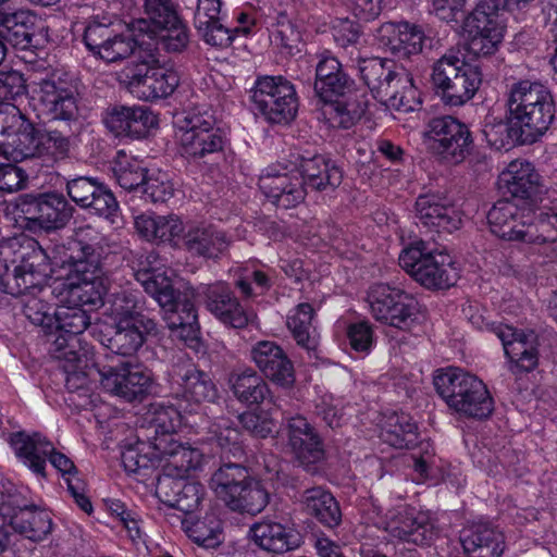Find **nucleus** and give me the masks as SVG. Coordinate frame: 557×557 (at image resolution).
I'll list each match as a JSON object with an SVG mask.
<instances>
[{
	"mask_svg": "<svg viewBox=\"0 0 557 557\" xmlns=\"http://www.w3.org/2000/svg\"><path fill=\"white\" fill-rule=\"evenodd\" d=\"M54 259L57 264L69 268L66 277L53 287L58 304L82 309L102 304L104 286L99 275V256L90 245L71 240Z\"/></svg>",
	"mask_w": 557,
	"mask_h": 557,
	"instance_id": "nucleus-1",
	"label": "nucleus"
},
{
	"mask_svg": "<svg viewBox=\"0 0 557 557\" xmlns=\"http://www.w3.org/2000/svg\"><path fill=\"white\" fill-rule=\"evenodd\" d=\"M342 178L343 173L338 166L321 156H314L302 159L298 170L287 173L269 170L260 176L259 188L275 206L288 209L304 201L305 184L314 189H324L338 186Z\"/></svg>",
	"mask_w": 557,
	"mask_h": 557,
	"instance_id": "nucleus-2",
	"label": "nucleus"
},
{
	"mask_svg": "<svg viewBox=\"0 0 557 557\" xmlns=\"http://www.w3.org/2000/svg\"><path fill=\"white\" fill-rule=\"evenodd\" d=\"M138 281L164 311V320L172 336L191 345L198 339L197 313L194 306L195 290L186 286L180 290L165 272L149 268L140 273Z\"/></svg>",
	"mask_w": 557,
	"mask_h": 557,
	"instance_id": "nucleus-3",
	"label": "nucleus"
},
{
	"mask_svg": "<svg viewBox=\"0 0 557 557\" xmlns=\"http://www.w3.org/2000/svg\"><path fill=\"white\" fill-rule=\"evenodd\" d=\"M510 129L521 144L537 141L549 128L555 117V101L543 84L520 81L510 88Z\"/></svg>",
	"mask_w": 557,
	"mask_h": 557,
	"instance_id": "nucleus-4",
	"label": "nucleus"
},
{
	"mask_svg": "<svg viewBox=\"0 0 557 557\" xmlns=\"http://www.w3.org/2000/svg\"><path fill=\"white\" fill-rule=\"evenodd\" d=\"M354 82L344 72L341 62L329 52L319 55L315 65L314 91L323 101V117L332 127L348 128L364 113L366 107L357 100L338 99L352 89Z\"/></svg>",
	"mask_w": 557,
	"mask_h": 557,
	"instance_id": "nucleus-5",
	"label": "nucleus"
},
{
	"mask_svg": "<svg viewBox=\"0 0 557 557\" xmlns=\"http://www.w3.org/2000/svg\"><path fill=\"white\" fill-rule=\"evenodd\" d=\"M33 243L27 251L20 253L21 261H12V283L15 293L21 295L23 312L35 325L41 326L46 332L52 329L53 314L47 298L53 293L46 286L48 276L46 269H41L45 261V253L41 248L35 247Z\"/></svg>",
	"mask_w": 557,
	"mask_h": 557,
	"instance_id": "nucleus-6",
	"label": "nucleus"
},
{
	"mask_svg": "<svg viewBox=\"0 0 557 557\" xmlns=\"http://www.w3.org/2000/svg\"><path fill=\"white\" fill-rule=\"evenodd\" d=\"M106 313L112 329L106 346L114 354L133 356L148 335L157 333L156 322L137 311V298L132 293L116 294Z\"/></svg>",
	"mask_w": 557,
	"mask_h": 557,
	"instance_id": "nucleus-7",
	"label": "nucleus"
},
{
	"mask_svg": "<svg viewBox=\"0 0 557 557\" xmlns=\"http://www.w3.org/2000/svg\"><path fill=\"white\" fill-rule=\"evenodd\" d=\"M359 72L373 97L387 101L392 108L409 112L420 103L412 75L394 61L366 59L359 63Z\"/></svg>",
	"mask_w": 557,
	"mask_h": 557,
	"instance_id": "nucleus-8",
	"label": "nucleus"
},
{
	"mask_svg": "<svg viewBox=\"0 0 557 557\" xmlns=\"http://www.w3.org/2000/svg\"><path fill=\"white\" fill-rule=\"evenodd\" d=\"M132 29L172 52L182 51L189 41L188 28L170 0H145L144 17L133 21Z\"/></svg>",
	"mask_w": 557,
	"mask_h": 557,
	"instance_id": "nucleus-9",
	"label": "nucleus"
},
{
	"mask_svg": "<svg viewBox=\"0 0 557 557\" xmlns=\"http://www.w3.org/2000/svg\"><path fill=\"white\" fill-rule=\"evenodd\" d=\"M175 140L182 157L198 161L221 151L225 139L214 117L207 112L188 111L175 121Z\"/></svg>",
	"mask_w": 557,
	"mask_h": 557,
	"instance_id": "nucleus-10",
	"label": "nucleus"
},
{
	"mask_svg": "<svg viewBox=\"0 0 557 557\" xmlns=\"http://www.w3.org/2000/svg\"><path fill=\"white\" fill-rule=\"evenodd\" d=\"M372 317L380 323L408 331L419 323L422 313L418 300L405 290L376 284L368 293Z\"/></svg>",
	"mask_w": 557,
	"mask_h": 557,
	"instance_id": "nucleus-11",
	"label": "nucleus"
},
{
	"mask_svg": "<svg viewBox=\"0 0 557 557\" xmlns=\"http://www.w3.org/2000/svg\"><path fill=\"white\" fill-rule=\"evenodd\" d=\"M89 323L90 319L84 309L58 304L53 311L52 329L47 332L51 342L49 348L51 356L64 358L70 354L87 364L86 357L91 348L87 344H83L81 334Z\"/></svg>",
	"mask_w": 557,
	"mask_h": 557,
	"instance_id": "nucleus-12",
	"label": "nucleus"
},
{
	"mask_svg": "<svg viewBox=\"0 0 557 557\" xmlns=\"http://www.w3.org/2000/svg\"><path fill=\"white\" fill-rule=\"evenodd\" d=\"M491 232L507 240H518L535 246L543 245L537 212L519 208L511 200L497 201L487 213Z\"/></svg>",
	"mask_w": 557,
	"mask_h": 557,
	"instance_id": "nucleus-13",
	"label": "nucleus"
},
{
	"mask_svg": "<svg viewBox=\"0 0 557 557\" xmlns=\"http://www.w3.org/2000/svg\"><path fill=\"white\" fill-rule=\"evenodd\" d=\"M251 100L255 110L270 123H287L296 116L298 110L294 85L280 75L259 77Z\"/></svg>",
	"mask_w": 557,
	"mask_h": 557,
	"instance_id": "nucleus-14",
	"label": "nucleus"
},
{
	"mask_svg": "<svg viewBox=\"0 0 557 557\" xmlns=\"http://www.w3.org/2000/svg\"><path fill=\"white\" fill-rule=\"evenodd\" d=\"M451 264V258L446 250L429 247L423 242H414L399 255V265L417 282L428 288L447 286L448 273L446 267Z\"/></svg>",
	"mask_w": 557,
	"mask_h": 557,
	"instance_id": "nucleus-15",
	"label": "nucleus"
},
{
	"mask_svg": "<svg viewBox=\"0 0 557 557\" xmlns=\"http://www.w3.org/2000/svg\"><path fill=\"white\" fill-rule=\"evenodd\" d=\"M87 49L97 58L108 62L124 60L136 52H140L144 45L150 46L145 39L133 32L132 23L123 33H114L109 26L100 23H90L84 34Z\"/></svg>",
	"mask_w": 557,
	"mask_h": 557,
	"instance_id": "nucleus-16",
	"label": "nucleus"
},
{
	"mask_svg": "<svg viewBox=\"0 0 557 557\" xmlns=\"http://www.w3.org/2000/svg\"><path fill=\"white\" fill-rule=\"evenodd\" d=\"M13 505L14 499L0 504V555L8 548L12 531L35 542L44 540L51 531L49 512Z\"/></svg>",
	"mask_w": 557,
	"mask_h": 557,
	"instance_id": "nucleus-17",
	"label": "nucleus"
},
{
	"mask_svg": "<svg viewBox=\"0 0 557 557\" xmlns=\"http://www.w3.org/2000/svg\"><path fill=\"white\" fill-rule=\"evenodd\" d=\"M98 376L103 391L127 401L143 399L153 383L152 374L147 368L129 361L101 366Z\"/></svg>",
	"mask_w": 557,
	"mask_h": 557,
	"instance_id": "nucleus-18",
	"label": "nucleus"
},
{
	"mask_svg": "<svg viewBox=\"0 0 557 557\" xmlns=\"http://www.w3.org/2000/svg\"><path fill=\"white\" fill-rule=\"evenodd\" d=\"M15 213L28 227L47 231L62 227L70 218L66 200L57 194L22 195L15 200Z\"/></svg>",
	"mask_w": 557,
	"mask_h": 557,
	"instance_id": "nucleus-19",
	"label": "nucleus"
},
{
	"mask_svg": "<svg viewBox=\"0 0 557 557\" xmlns=\"http://www.w3.org/2000/svg\"><path fill=\"white\" fill-rule=\"evenodd\" d=\"M128 78L131 92L145 101L172 95L180 83V76L173 67L152 59L136 64Z\"/></svg>",
	"mask_w": 557,
	"mask_h": 557,
	"instance_id": "nucleus-20",
	"label": "nucleus"
},
{
	"mask_svg": "<svg viewBox=\"0 0 557 557\" xmlns=\"http://www.w3.org/2000/svg\"><path fill=\"white\" fill-rule=\"evenodd\" d=\"M55 359L61 362L65 374V386L70 393L69 400L78 409L96 410L95 418L99 420L102 416L100 412L102 407L99 406V396L91 392L89 377L98 374L100 367L96 366L92 351L88 350L87 364L70 354L64 358Z\"/></svg>",
	"mask_w": 557,
	"mask_h": 557,
	"instance_id": "nucleus-21",
	"label": "nucleus"
},
{
	"mask_svg": "<svg viewBox=\"0 0 557 557\" xmlns=\"http://www.w3.org/2000/svg\"><path fill=\"white\" fill-rule=\"evenodd\" d=\"M171 385L175 395L190 406V412L200 404L218 398V388L210 375L189 361L173 366Z\"/></svg>",
	"mask_w": 557,
	"mask_h": 557,
	"instance_id": "nucleus-22",
	"label": "nucleus"
},
{
	"mask_svg": "<svg viewBox=\"0 0 557 557\" xmlns=\"http://www.w3.org/2000/svg\"><path fill=\"white\" fill-rule=\"evenodd\" d=\"M37 98L52 120L71 121L78 115V92L73 82L51 75L38 85Z\"/></svg>",
	"mask_w": 557,
	"mask_h": 557,
	"instance_id": "nucleus-23",
	"label": "nucleus"
},
{
	"mask_svg": "<svg viewBox=\"0 0 557 557\" xmlns=\"http://www.w3.org/2000/svg\"><path fill=\"white\" fill-rule=\"evenodd\" d=\"M494 410V400L482 380L455 368V411L474 419H485Z\"/></svg>",
	"mask_w": 557,
	"mask_h": 557,
	"instance_id": "nucleus-24",
	"label": "nucleus"
},
{
	"mask_svg": "<svg viewBox=\"0 0 557 557\" xmlns=\"http://www.w3.org/2000/svg\"><path fill=\"white\" fill-rule=\"evenodd\" d=\"M30 125L12 102H0V156L23 159L32 154Z\"/></svg>",
	"mask_w": 557,
	"mask_h": 557,
	"instance_id": "nucleus-25",
	"label": "nucleus"
},
{
	"mask_svg": "<svg viewBox=\"0 0 557 557\" xmlns=\"http://www.w3.org/2000/svg\"><path fill=\"white\" fill-rule=\"evenodd\" d=\"M384 529L393 537L416 545L429 544L435 536L430 513L410 506L391 511Z\"/></svg>",
	"mask_w": 557,
	"mask_h": 557,
	"instance_id": "nucleus-26",
	"label": "nucleus"
},
{
	"mask_svg": "<svg viewBox=\"0 0 557 557\" xmlns=\"http://www.w3.org/2000/svg\"><path fill=\"white\" fill-rule=\"evenodd\" d=\"M154 445L160 458V478L185 479L203 465L205 456L198 448L180 443L174 437H157Z\"/></svg>",
	"mask_w": 557,
	"mask_h": 557,
	"instance_id": "nucleus-27",
	"label": "nucleus"
},
{
	"mask_svg": "<svg viewBox=\"0 0 557 557\" xmlns=\"http://www.w3.org/2000/svg\"><path fill=\"white\" fill-rule=\"evenodd\" d=\"M249 535L259 548L276 555L297 549L302 543L300 533L292 523L270 518L255 522Z\"/></svg>",
	"mask_w": 557,
	"mask_h": 557,
	"instance_id": "nucleus-28",
	"label": "nucleus"
},
{
	"mask_svg": "<svg viewBox=\"0 0 557 557\" xmlns=\"http://www.w3.org/2000/svg\"><path fill=\"white\" fill-rule=\"evenodd\" d=\"M496 335L502 341L510 370L513 373L532 371L537 364L536 336L533 331H518L510 325H500Z\"/></svg>",
	"mask_w": 557,
	"mask_h": 557,
	"instance_id": "nucleus-29",
	"label": "nucleus"
},
{
	"mask_svg": "<svg viewBox=\"0 0 557 557\" xmlns=\"http://www.w3.org/2000/svg\"><path fill=\"white\" fill-rule=\"evenodd\" d=\"M250 356L258 369L273 383L286 388L294 385L293 363L276 343L260 341L252 346Z\"/></svg>",
	"mask_w": 557,
	"mask_h": 557,
	"instance_id": "nucleus-30",
	"label": "nucleus"
},
{
	"mask_svg": "<svg viewBox=\"0 0 557 557\" xmlns=\"http://www.w3.org/2000/svg\"><path fill=\"white\" fill-rule=\"evenodd\" d=\"M379 44L399 58H410L422 51L425 39L423 30L408 22H387L376 30Z\"/></svg>",
	"mask_w": 557,
	"mask_h": 557,
	"instance_id": "nucleus-31",
	"label": "nucleus"
},
{
	"mask_svg": "<svg viewBox=\"0 0 557 557\" xmlns=\"http://www.w3.org/2000/svg\"><path fill=\"white\" fill-rule=\"evenodd\" d=\"M158 116L145 106L117 107L106 117V124L116 136L141 138L158 126Z\"/></svg>",
	"mask_w": 557,
	"mask_h": 557,
	"instance_id": "nucleus-32",
	"label": "nucleus"
},
{
	"mask_svg": "<svg viewBox=\"0 0 557 557\" xmlns=\"http://www.w3.org/2000/svg\"><path fill=\"white\" fill-rule=\"evenodd\" d=\"M230 237L214 225L190 223L182 237L183 247L191 255L202 258H218L230 246Z\"/></svg>",
	"mask_w": 557,
	"mask_h": 557,
	"instance_id": "nucleus-33",
	"label": "nucleus"
},
{
	"mask_svg": "<svg viewBox=\"0 0 557 557\" xmlns=\"http://www.w3.org/2000/svg\"><path fill=\"white\" fill-rule=\"evenodd\" d=\"M206 298L207 309L223 324L235 329L248 324L249 314L226 285H210L206 288Z\"/></svg>",
	"mask_w": 557,
	"mask_h": 557,
	"instance_id": "nucleus-34",
	"label": "nucleus"
},
{
	"mask_svg": "<svg viewBox=\"0 0 557 557\" xmlns=\"http://www.w3.org/2000/svg\"><path fill=\"white\" fill-rule=\"evenodd\" d=\"M286 433L288 445L301 465L310 466L322 459L320 438L305 417L295 416L288 419Z\"/></svg>",
	"mask_w": 557,
	"mask_h": 557,
	"instance_id": "nucleus-35",
	"label": "nucleus"
},
{
	"mask_svg": "<svg viewBox=\"0 0 557 557\" xmlns=\"http://www.w3.org/2000/svg\"><path fill=\"white\" fill-rule=\"evenodd\" d=\"M221 0H198L194 23L203 40L224 48L233 41V33L220 22Z\"/></svg>",
	"mask_w": 557,
	"mask_h": 557,
	"instance_id": "nucleus-36",
	"label": "nucleus"
},
{
	"mask_svg": "<svg viewBox=\"0 0 557 557\" xmlns=\"http://www.w3.org/2000/svg\"><path fill=\"white\" fill-rule=\"evenodd\" d=\"M460 543L468 557H502L505 549L504 534L486 523L465 529Z\"/></svg>",
	"mask_w": 557,
	"mask_h": 557,
	"instance_id": "nucleus-37",
	"label": "nucleus"
},
{
	"mask_svg": "<svg viewBox=\"0 0 557 557\" xmlns=\"http://www.w3.org/2000/svg\"><path fill=\"white\" fill-rule=\"evenodd\" d=\"M38 16L28 9L0 11V37L15 48L25 50L32 46Z\"/></svg>",
	"mask_w": 557,
	"mask_h": 557,
	"instance_id": "nucleus-38",
	"label": "nucleus"
},
{
	"mask_svg": "<svg viewBox=\"0 0 557 557\" xmlns=\"http://www.w3.org/2000/svg\"><path fill=\"white\" fill-rule=\"evenodd\" d=\"M540 175L534 165L523 159L511 161L499 174V188L513 198L529 199L537 190Z\"/></svg>",
	"mask_w": 557,
	"mask_h": 557,
	"instance_id": "nucleus-39",
	"label": "nucleus"
},
{
	"mask_svg": "<svg viewBox=\"0 0 557 557\" xmlns=\"http://www.w3.org/2000/svg\"><path fill=\"white\" fill-rule=\"evenodd\" d=\"M10 444L16 457L34 473L44 476L46 461L52 451V443L40 433L16 432L10 436Z\"/></svg>",
	"mask_w": 557,
	"mask_h": 557,
	"instance_id": "nucleus-40",
	"label": "nucleus"
},
{
	"mask_svg": "<svg viewBox=\"0 0 557 557\" xmlns=\"http://www.w3.org/2000/svg\"><path fill=\"white\" fill-rule=\"evenodd\" d=\"M157 492L163 497L164 503L187 513L198 508L205 495V488L200 483L170 478L158 479Z\"/></svg>",
	"mask_w": 557,
	"mask_h": 557,
	"instance_id": "nucleus-41",
	"label": "nucleus"
},
{
	"mask_svg": "<svg viewBox=\"0 0 557 557\" xmlns=\"http://www.w3.org/2000/svg\"><path fill=\"white\" fill-rule=\"evenodd\" d=\"M122 463L126 472L141 478L159 469L160 458L154 441L148 438L126 443L122 450Z\"/></svg>",
	"mask_w": 557,
	"mask_h": 557,
	"instance_id": "nucleus-42",
	"label": "nucleus"
},
{
	"mask_svg": "<svg viewBox=\"0 0 557 557\" xmlns=\"http://www.w3.org/2000/svg\"><path fill=\"white\" fill-rule=\"evenodd\" d=\"M380 437L395 448H408L417 441V424L408 413H385L380 420Z\"/></svg>",
	"mask_w": 557,
	"mask_h": 557,
	"instance_id": "nucleus-43",
	"label": "nucleus"
},
{
	"mask_svg": "<svg viewBox=\"0 0 557 557\" xmlns=\"http://www.w3.org/2000/svg\"><path fill=\"white\" fill-rule=\"evenodd\" d=\"M301 503L308 513L314 516L326 527H337L342 521L338 503L323 487L317 486L306 490L301 496Z\"/></svg>",
	"mask_w": 557,
	"mask_h": 557,
	"instance_id": "nucleus-44",
	"label": "nucleus"
},
{
	"mask_svg": "<svg viewBox=\"0 0 557 557\" xmlns=\"http://www.w3.org/2000/svg\"><path fill=\"white\" fill-rule=\"evenodd\" d=\"M248 478L249 472L242 465L225 463L212 473L209 487L227 507Z\"/></svg>",
	"mask_w": 557,
	"mask_h": 557,
	"instance_id": "nucleus-45",
	"label": "nucleus"
},
{
	"mask_svg": "<svg viewBox=\"0 0 557 557\" xmlns=\"http://www.w3.org/2000/svg\"><path fill=\"white\" fill-rule=\"evenodd\" d=\"M182 413L166 401H158L150 405L146 421L150 434L148 438L154 441L157 437H174L175 433L183 423Z\"/></svg>",
	"mask_w": 557,
	"mask_h": 557,
	"instance_id": "nucleus-46",
	"label": "nucleus"
},
{
	"mask_svg": "<svg viewBox=\"0 0 557 557\" xmlns=\"http://www.w3.org/2000/svg\"><path fill=\"white\" fill-rule=\"evenodd\" d=\"M235 397L246 405H258L270 397L267 382L253 370L233 374L230 379Z\"/></svg>",
	"mask_w": 557,
	"mask_h": 557,
	"instance_id": "nucleus-47",
	"label": "nucleus"
},
{
	"mask_svg": "<svg viewBox=\"0 0 557 557\" xmlns=\"http://www.w3.org/2000/svg\"><path fill=\"white\" fill-rule=\"evenodd\" d=\"M270 503V492L260 480L249 475L227 508L232 511L258 515Z\"/></svg>",
	"mask_w": 557,
	"mask_h": 557,
	"instance_id": "nucleus-48",
	"label": "nucleus"
},
{
	"mask_svg": "<svg viewBox=\"0 0 557 557\" xmlns=\"http://www.w3.org/2000/svg\"><path fill=\"white\" fill-rule=\"evenodd\" d=\"M183 528L187 536L205 548H215L222 539V523L214 513H207L200 519H185Z\"/></svg>",
	"mask_w": 557,
	"mask_h": 557,
	"instance_id": "nucleus-49",
	"label": "nucleus"
},
{
	"mask_svg": "<svg viewBox=\"0 0 557 557\" xmlns=\"http://www.w3.org/2000/svg\"><path fill=\"white\" fill-rule=\"evenodd\" d=\"M313 308L309 304H299L287 315V327L297 344L306 349L317 345V332L312 325Z\"/></svg>",
	"mask_w": 557,
	"mask_h": 557,
	"instance_id": "nucleus-50",
	"label": "nucleus"
},
{
	"mask_svg": "<svg viewBox=\"0 0 557 557\" xmlns=\"http://www.w3.org/2000/svg\"><path fill=\"white\" fill-rule=\"evenodd\" d=\"M423 144L430 153L441 159L448 158L453 145V117L445 115L432 119L423 133Z\"/></svg>",
	"mask_w": 557,
	"mask_h": 557,
	"instance_id": "nucleus-51",
	"label": "nucleus"
},
{
	"mask_svg": "<svg viewBox=\"0 0 557 557\" xmlns=\"http://www.w3.org/2000/svg\"><path fill=\"white\" fill-rule=\"evenodd\" d=\"M417 216L426 227H434L437 233H451V208L438 203L434 196H421L416 201Z\"/></svg>",
	"mask_w": 557,
	"mask_h": 557,
	"instance_id": "nucleus-52",
	"label": "nucleus"
},
{
	"mask_svg": "<svg viewBox=\"0 0 557 557\" xmlns=\"http://www.w3.org/2000/svg\"><path fill=\"white\" fill-rule=\"evenodd\" d=\"M112 172L116 183L126 190L141 187L146 178V169L141 162L124 151L116 153Z\"/></svg>",
	"mask_w": 557,
	"mask_h": 557,
	"instance_id": "nucleus-53",
	"label": "nucleus"
},
{
	"mask_svg": "<svg viewBox=\"0 0 557 557\" xmlns=\"http://www.w3.org/2000/svg\"><path fill=\"white\" fill-rule=\"evenodd\" d=\"M482 83L478 63L462 62L455 58V106L463 104L473 98Z\"/></svg>",
	"mask_w": 557,
	"mask_h": 557,
	"instance_id": "nucleus-54",
	"label": "nucleus"
},
{
	"mask_svg": "<svg viewBox=\"0 0 557 557\" xmlns=\"http://www.w3.org/2000/svg\"><path fill=\"white\" fill-rule=\"evenodd\" d=\"M270 41L282 53L294 54L299 51L301 35L285 13H278L271 25Z\"/></svg>",
	"mask_w": 557,
	"mask_h": 557,
	"instance_id": "nucleus-55",
	"label": "nucleus"
},
{
	"mask_svg": "<svg viewBox=\"0 0 557 557\" xmlns=\"http://www.w3.org/2000/svg\"><path fill=\"white\" fill-rule=\"evenodd\" d=\"M209 440L215 441L221 449L228 451L233 456L242 454L240 433L232 426L230 420L219 418L208 426Z\"/></svg>",
	"mask_w": 557,
	"mask_h": 557,
	"instance_id": "nucleus-56",
	"label": "nucleus"
},
{
	"mask_svg": "<svg viewBox=\"0 0 557 557\" xmlns=\"http://www.w3.org/2000/svg\"><path fill=\"white\" fill-rule=\"evenodd\" d=\"M451 73L453 54L445 53L434 63L431 75V83L434 94L440 97L445 104H449L453 99V95L450 92L453 88L450 77Z\"/></svg>",
	"mask_w": 557,
	"mask_h": 557,
	"instance_id": "nucleus-57",
	"label": "nucleus"
},
{
	"mask_svg": "<svg viewBox=\"0 0 557 557\" xmlns=\"http://www.w3.org/2000/svg\"><path fill=\"white\" fill-rule=\"evenodd\" d=\"M455 163L467 161L470 165L481 162L483 156L476 150L468 125L455 119Z\"/></svg>",
	"mask_w": 557,
	"mask_h": 557,
	"instance_id": "nucleus-58",
	"label": "nucleus"
},
{
	"mask_svg": "<svg viewBox=\"0 0 557 557\" xmlns=\"http://www.w3.org/2000/svg\"><path fill=\"white\" fill-rule=\"evenodd\" d=\"M37 149L40 154L51 157L57 161L69 156L70 141L61 133L52 131L40 136Z\"/></svg>",
	"mask_w": 557,
	"mask_h": 557,
	"instance_id": "nucleus-59",
	"label": "nucleus"
},
{
	"mask_svg": "<svg viewBox=\"0 0 557 557\" xmlns=\"http://www.w3.org/2000/svg\"><path fill=\"white\" fill-rule=\"evenodd\" d=\"M99 184L96 180L86 176H79L70 180L66 184L69 197L79 207L90 206L91 198L99 190Z\"/></svg>",
	"mask_w": 557,
	"mask_h": 557,
	"instance_id": "nucleus-60",
	"label": "nucleus"
},
{
	"mask_svg": "<svg viewBox=\"0 0 557 557\" xmlns=\"http://www.w3.org/2000/svg\"><path fill=\"white\" fill-rule=\"evenodd\" d=\"M186 227L178 215H160L157 240L177 246L182 243Z\"/></svg>",
	"mask_w": 557,
	"mask_h": 557,
	"instance_id": "nucleus-61",
	"label": "nucleus"
},
{
	"mask_svg": "<svg viewBox=\"0 0 557 557\" xmlns=\"http://www.w3.org/2000/svg\"><path fill=\"white\" fill-rule=\"evenodd\" d=\"M143 193L152 202H164L173 196V184L163 173L146 177L143 184Z\"/></svg>",
	"mask_w": 557,
	"mask_h": 557,
	"instance_id": "nucleus-62",
	"label": "nucleus"
},
{
	"mask_svg": "<svg viewBox=\"0 0 557 557\" xmlns=\"http://www.w3.org/2000/svg\"><path fill=\"white\" fill-rule=\"evenodd\" d=\"M317 413L332 429L338 428L343 420L342 401L331 394H324L320 397L317 405Z\"/></svg>",
	"mask_w": 557,
	"mask_h": 557,
	"instance_id": "nucleus-63",
	"label": "nucleus"
},
{
	"mask_svg": "<svg viewBox=\"0 0 557 557\" xmlns=\"http://www.w3.org/2000/svg\"><path fill=\"white\" fill-rule=\"evenodd\" d=\"M537 219L540 222L541 235L543 237V245L554 243L557 238V198L550 201L548 207L539 209Z\"/></svg>",
	"mask_w": 557,
	"mask_h": 557,
	"instance_id": "nucleus-64",
	"label": "nucleus"
}]
</instances>
